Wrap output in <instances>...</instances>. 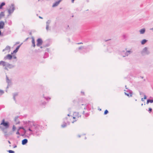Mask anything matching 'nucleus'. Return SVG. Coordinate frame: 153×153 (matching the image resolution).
<instances>
[{"instance_id": "1", "label": "nucleus", "mask_w": 153, "mask_h": 153, "mask_svg": "<svg viewBox=\"0 0 153 153\" xmlns=\"http://www.w3.org/2000/svg\"><path fill=\"white\" fill-rule=\"evenodd\" d=\"M32 123L33 126L28 128V130L30 131L28 134L30 135L32 134L37 136L40 135L41 133V127L38 124H34L33 123Z\"/></svg>"}, {"instance_id": "2", "label": "nucleus", "mask_w": 153, "mask_h": 153, "mask_svg": "<svg viewBox=\"0 0 153 153\" xmlns=\"http://www.w3.org/2000/svg\"><path fill=\"white\" fill-rule=\"evenodd\" d=\"M9 127V124L8 122H5L4 119H3L0 124V128L4 134L7 133L6 129Z\"/></svg>"}, {"instance_id": "3", "label": "nucleus", "mask_w": 153, "mask_h": 153, "mask_svg": "<svg viewBox=\"0 0 153 153\" xmlns=\"http://www.w3.org/2000/svg\"><path fill=\"white\" fill-rule=\"evenodd\" d=\"M15 10V6L14 4H12L9 6V8L8 10V12L9 14H10L13 13Z\"/></svg>"}, {"instance_id": "4", "label": "nucleus", "mask_w": 153, "mask_h": 153, "mask_svg": "<svg viewBox=\"0 0 153 153\" xmlns=\"http://www.w3.org/2000/svg\"><path fill=\"white\" fill-rule=\"evenodd\" d=\"M126 92H125V94L129 97H131L132 96V92L131 91L128 90L127 91H125Z\"/></svg>"}, {"instance_id": "5", "label": "nucleus", "mask_w": 153, "mask_h": 153, "mask_svg": "<svg viewBox=\"0 0 153 153\" xmlns=\"http://www.w3.org/2000/svg\"><path fill=\"white\" fill-rule=\"evenodd\" d=\"M20 128L22 129L24 131L23 132L24 134L22 135V136H24L25 134H27L29 135L28 134H29L30 131L28 130V129L26 130L23 127Z\"/></svg>"}, {"instance_id": "6", "label": "nucleus", "mask_w": 153, "mask_h": 153, "mask_svg": "<svg viewBox=\"0 0 153 153\" xmlns=\"http://www.w3.org/2000/svg\"><path fill=\"white\" fill-rule=\"evenodd\" d=\"M42 43V41L40 38L38 39L37 40V43L36 45L38 46H39L41 45Z\"/></svg>"}, {"instance_id": "7", "label": "nucleus", "mask_w": 153, "mask_h": 153, "mask_svg": "<svg viewBox=\"0 0 153 153\" xmlns=\"http://www.w3.org/2000/svg\"><path fill=\"white\" fill-rule=\"evenodd\" d=\"M12 57L13 56L9 54L4 57V59L5 60L7 59L11 60L12 58Z\"/></svg>"}, {"instance_id": "8", "label": "nucleus", "mask_w": 153, "mask_h": 153, "mask_svg": "<svg viewBox=\"0 0 153 153\" xmlns=\"http://www.w3.org/2000/svg\"><path fill=\"white\" fill-rule=\"evenodd\" d=\"M6 79L7 82L8 84L7 88H9V85L11 84V81L9 79L8 77L7 76H6Z\"/></svg>"}, {"instance_id": "9", "label": "nucleus", "mask_w": 153, "mask_h": 153, "mask_svg": "<svg viewBox=\"0 0 153 153\" xmlns=\"http://www.w3.org/2000/svg\"><path fill=\"white\" fill-rule=\"evenodd\" d=\"M142 53H146L148 54L149 53V51L147 50V48L146 47H145L143 49L142 52Z\"/></svg>"}, {"instance_id": "10", "label": "nucleus", "mask_w": 153, "mask_h": 153, "mask_svg": "<svg viewBox=\"0 0 153 153\" xmlns=\"http://www.w3.org/2000/svg\"><path fill=\"white\" fill-rule=\"evenodd\" d=\"M73 115L74 116L79 118L81 116V114H80L78 112H74L73 114Z\"/></svg>"}, {"instance_id": "11", "label": "nucleus", "mask_w": 153, "mask_h": 153, "mask_svg": "<svg viewBox=\"0 0 153 153\" xmlns=\"http://www.w3.org/2000/svg\"><path fill=\"white\" fill-rule=\"evenodd\" d=\"M51 22V21L50 20H48L46 22V29L47 30H48L49 25Z\"/></svg>"}, {"instance_id": "12", "label": "nucleus", "mask_w": 153, "mask_h": 153, "mask_svg": "<svg viewBox=\"0 0 153 153\" xmlns=\"http://www.w3.org/2000/svg\"><path fill=\"white\" fill-rule=\"evenodd\" d=\"M61 1V0H59V1H56L55 2V3H54L53 4V7H55L56 6H57L58 5V4H59V3Z\"/></svg>"}, {"instance_id": "13", "label": "nucleus", "mask_w": 153, "mask_h": 153, "mask_svg": "<svg viewBox=\"0 0 153 153\" xmlns=\"http://www.w3.org/2000/svg\"><path fill=\"white\" fill-rule=\"evenodd\" d=\"M4 22L2 21H1L0 22V29H3L4 26Z\"/></svg>"}, {"instance_id": "14", "label": "nucleus", "mask_w": 153, "mask_h": 153, "mask_svg": "<svg viewBox=\"0 0 153 153\" xmlns=\"http://www.w3.org/2000/svg\"><path fill=\"white\" fill-rule=\"evenodd\" d=\"M66 118L64 119V121L63 122L62 124L61 125V126L62 128H64L66 126L67 123H66V121H65V120H66Z\"/></svg>"}, {"instance_id": "15", "label": "nucleus", "mask_w": 153, "mask_h": 153, "mask_svg": "<svg viewBox=\"0 0 153 153\" xmlns=\"http://www.w3.org/2000/svg\"><path fill=\"white\" fill-rule=\"evenodd\" d=\"M20 46H21V45H20L18 46L16 48V49L13 51V53H11V54H12L13 53H16L18 51Z\"/></svg>"}, {"instance_id": "16", "label": "nucleus", "mask_w": 153, "mask_h": 153, "mask_svg": "<svg viewBox=\"0 0 153 153\" xmlns=\"http://www.w3.org/2000/svg\"><path fill=\"white\" fill-rule=\"evenodd\" d=\"M131 53V51H127L126 52L125 55H124L123 53H122V54L123 57L126 56H128L129 54H130Z\"/></svg>"}, {"instance_id": "17", "label": "nucleus", "mask_w": 153, "mask_h": 153, "mask_svg": "<svg viewBox=\"0 0 153 153\" xmlns=\"http://www.w3.org/2000/svg\"><path fill=\"white\" fill-rule=\"evenodd\" d=\"M27 140L26 139H24L22 141V144L23 145H25L27 143Z\"/></svg>"}, {"instance_id": "18", "label": "nucleus", "mask_w": 153, "mask_h": 153, "mask_svg": "<svg viewBox=\"0 0 153 153\" xmlns=\"http://www.w3.org/2000/svg\"><path fill=\"white\" fill-rule=\"evenodd\" d=\"M32 46L34 47L35 46V42L34 39L33 37H32Z\"/></svg>"}, {"instance_id": "19", "label": "nucleus", "mask_w": 153, "mask_h": 153, "mask_svg": "<svg viewBox=\"0 0 153 153\" xmlns=\"http://www.w3.org/2000/svg\"><path fill=\"white\" fill-rule=\"evenodd\" d=\"M0 65H2L3 66L6 65V63L5 62L1 61H0Z\"/></svg>"}, {"instance_id": "20", "label": "nucleus", "mask_w": 153, "mask_h": 153, "mask_svg": "<svg viewBox=\"0 0 153 153\" xmlns=\"http://www.w3.org/2000/svg\"><path fill=\"white\" fill-rule=\"evenodd\" d=\"M10 48L9 46H7L3 50V51H4L5 50H8L10 51Z\"/></svg>"}, {"instance_id": "21", "label": "nucleus", "mask_w": 153, "mask_h": 153, "mask_svg": "<svg viewBox=\"0 0 153 153\" xmlns=\"http://www.w3.org/2000/svg\"><path fill=\"white\" fill-rule=\"evenodd\" d=\"M145 31V29L144 28L141 29L140 30V34H142L144 33Z\"/></svg>"}, {"instance_id": "22", "label": "nucleus", "mask_w": 153, "mask_h": 153, "mask_svg": "<svg viewBox=\"0 0 153 153\" xmlns=\"http://www.w3.org/2000/svg\"><path fill=\"white\" fill-rule=\"evenodd\" d=\"M149 102H150L152 103L153 102V100H147L146 103L147 104H148Z\"/></svg>"}, {"instance_id": "23", "label": "nucleus", "mask_w": 153, "mask_h": 153, "mask_svg": "<svg viewBox=\"0 0 153 153\" xmlns=\"http://www.w3.org/2000/svg\"><path fill=\"white\" fill-rule=\"evenodd\" d=\"M5 3L4 2H2L1 4H0V9H1L2 6L5 5Z\"/></svg>"}, {"instance_id": "24", "label": "nucleus", "mask_w": 153, "mask_h": 153, "mask_svg": "<svg viewBox=\"0 0 153 153\" xmlns=\"http://www.w3.org/2000/svg\"><path fill=\"white\" fill-rule=\"evenodd\" d=\"M4 12H1L0 13V19L4 16Z\"/></svg>"}, {"instance_id": "25", "label": "nucleus", "mask_w": 153, "mask_h": 153, "mask_svg": "<svg viewBox=\"0 0 153 153\" xmlns=\"http://www.w3.org/2000/svg\"><path fill=\"white\" fill-rule=\"evenodd\" d=\"M147 41V40L146 39H144L142 40L141 42V44L142 45H143Z\"/></svg>"}, {"instance_id": "26", "label": "nucleus", "mask_w": 153, "mask_h": 153, "mask_svg": "<svg viewBox=\"0 0 153 153\" xmlns=\"http://www.w3.org/2000/svg\"><path fill=\"white\" fill-rule=\"evenodd\" d=\"M48 53L46 52L45 53V55L43 57L44 58H46L47 57H48Z\"/></svg>"}, {"instance_id": "27", "label": "nucleus", "mask_w": 153, "mask_h": 153, "mask_svg": "<svg viewBox=\"0 0 153 153\" xmlns=\"http://www.w3.org/2000/svg\"><path fill=\"white\" fill-rule=\"evenodd\" d=\"M18 95V93H16L14 94L13 95V98L14 100L16 101L15 97Z\"/></svg>"}, {"instance_id": "28", "label": "nucleus", "mask_w": 153, "mask_h": 153, "mask_svg": "<svg viewBox=\"0 0 153 153\" xmlns=\"http://www.w3.org/2000/svg\"><path fill=\"white\" fill-rule=\"evenodd\" d=\"M12 24V21L11 20H8V24L9 25H11Z\"/></svg>"}, {"instance_id": "29", "label": "nucleus", "mask_w": 153, "mask_h": 153, "mask_svg": "<svg viewBox=\"0 0 153 153\" xmlns=\"http://www.w3.org/2000/svg\"><path fill=\"white\" fill-rule=\"evenodd\" d=\"M44 98L47 100H49L51 99V98L49 97H44Z\"/></svg>"}, {"instance_id": "30", "label": "nucleus", "mask_w": 153, "mask_h": 153, "mask_svg": "<svg viewBox=\"0 0 153 153\" xmlns=\"http://www.w3.org/2000/svg\"><path fill=\"white\" fill-rule=\"evenodd\" d=\"M16 129V127L15 126L13 125V126L12 130L13 131H15Z\"/></svg>"}, {"instance_id": "31", "label": "nucleus", "mask_w": 153, "mask_h": 153, "mask_svg": "<svg viewBox=\"0 0 153 153\" xmlns=\"http://www.w3.org/2000/svg\"><path fill=\"white\" fill-rule=\"evenodd\" d=\"M108 111L107 110H106L104 111V114L105 115L106 114L108 113Z\"/></svg>"}, {"instance_id": "32", "label": "nucleus", "mask_w": 153, "mask_h": 153, "mask_svg": "<svg viewBox=\"0 0 153 153\" xmlns=\"http://www.w3.org/2000/svg\"><path fill=\"white\" fill-rule=\"evenodd\" d=\"M4 91H3L0 90V94L2 95L4 93Z\"/></svg>"}, {"instance_id": "33", "label": "nucleus", "mask_w": 153, "mask_h": 153, "mask_svg": "<svg viewBox=\"0 0 153 153\" xmlns=\"http://www.w3.org/2000/svg\"><path fill=\"white\" fill-rule=\"evenodd\" d=\"M8 152L9 153H14V152L11 150H9Z\"/></svg>"}, {"instance_id": "34", "label": "nucleus", "mask_w": 153, "mask_h": 153, "mask_svg": "<svg viewBox=\"0 0 153 153\" xmlns=\"http://www.w3.org/2000/svg\"><path fill=\"white\" fill-rule=\"evenodd\" d=\"M152 108H149V110L148 111H149V113H150V112H151V111H152Z\"/></svg>"}, {"instance_id": "35", "label": "nucleus", "mask_w": 153, "mask_h": 153, "mask_svg": "<svg viewBox=\"0 0 153 153\" xmlns=\"http://www.w3.org/2000/svg\"><path fill=\"white\" fill-rule=\"evenodd\" d=\"M16 147H17L16 145L15 144H14L13 145V147L14 148H16Z\"/></svg>"}, {"instance_id": "36", "label": "nucleus", "mask_w": 153, "mask_h": 153, "mask_svg": "<svg viewBox=\"0 0 153 153\" xmlns=\"http://www.w3.org/2000/svg\"><path fill=\"white\" fill-rule=\"evenodd\" d=\"M16 134H18V135H19L20 134V133L19 132V130H18V131L16 132Z\"/></svg>"}, {"instance_id": "37", "label": "nucleus", "mask_w": 153, "mask_h": 153, "mask_svg": "<svg viewBox=\"0 0 153 153\" xmlns=\"http://www.w3.org/2000/svg\"><path fill=\"white\" fill-rule=\"evenodd\" d=\"M11 65L9 63H8L7 64V66L8 67H9Z\"/></svg>"}, {"instance_id": "38", "label": "nucleus", "mask_w": 153, "mask_h": 153, "mask_svg": "<svg viewBox=\"0 0 153 153\" xmlns=\"http://www.w3.org/2000/svg\"><path fill=\"white\" fill-rule=\"evenodd\" d=\"M13 58L14 59H16V56H13Z\"/></svg>"}, {"instance_id": "39", "label": "nucleus", "mask_w": 153, "mask_h": 153, "mask_svg": "<svg viewBox=\"0 0 153 153\" xmlns=\"http://www.w3.org/2000/svg\"><path fill=\"white\" fill-rule=\"evenodd\" d=\"M146 95H144V99H146Z\"/></svg>"}, {"instance_id": "40", "label": "nucleus", "mask_w": 153, "mask_h": 153, "mask_svg": "<svg viewBox=\"0 0 153 153\" xmlns=\"http://www.w3.org/2000/svg\"><path fill=\"white\" fill-rule=\"evenodd\" d=\"M81 93L82 94V95H84V93L83 92L81 91Z\"/></svg>"}, {"instance_id": "41", "label": "nucleus", "mask_w": 153, "mask_h": 153, "mask_svg": "<svg viewBox=\"0 0 153 153\" xmlns=\"http://www.w3.org/2000/svg\"><path fill=\"white\" fill-rule=\"evenodd\" d=\"M83 44V43L82 42H80V43H77V44H78V45L81 44Z\"/></svg>"}, {"instance_id": "42", "label": "nucleus", "mask_w": 153, "mask_h": 153, "mask_svg": "<svg viewBox=\"0 0 153 153\" xmlns=\"http://www.w3.org/2000/svg\"><path fill=\"white\" fill-rule=\"evenodd\" d=\"M46 103V102H43V103H42V104L43 105H45V104Z\"/></svg>"}, {"instance_id": "43", "label": "nucleus", "mask_w": 153, "mask_h": 153, "mask_svg": "<svg viewBox=\"0 0 153 153\" xmlns=\"http://www.w3.org/2000/svg\"><path fill=\"white\" fill-rule=\"evenodd\" d=\"M89 114L88 113H86V116H89Z\"/></svg>"}, {"instance_id": "44", "label": "nucleus", "mask_w": 153, "mask_h": 153, "mask_svg": "<svg viewBox=\"0 0 153 153\" xmlns=\"http://www.w3.org/2000/svg\"><path fill=\"white\" fill-rule=\"evenodd\" d=\"M74 0H72V1H71L73 3L74 2Z\"/></svg>"}, {"instance_id": "45", "label": "nucleus", "mask_w": 153, "mask_h": 153, "mask_svg": "<svg viewBox=\"0 0 153 153\" xmlns=\"http://www.w3.org/2000/svg\"><path fill=\"white\" fill-rule=\"evenodd\" d=\"M141 100H142V101H144V99H143V98H142V99H141Z\"/></svg>"}, {"instance_id": "46", "label": "nucleus", "mask_w": 153, "mask_h": 153, "mask_svg": "<svg viewBox=\"0 0 153 153\" xmlns=\"http://www.w3.org/2000/svg\"><path fill=\"white\" fill-rule=\"evenodd\" d=\"M39 18H40V19H42V17H41L40 16H39Z\"/></svg>"}, {"instance_id": "47", "label": "nucleus", "mask_w": 153, "mask_h": 153, "mask_svg": "<svg viewBox=\"0 0 153 153\" xmlns=\"http://www.w3.org/2000/svg\"><path fill=\"white\" fill-rule=\"evenodd\" d=\"M76 117H75L74 116V117H73V119H75L76 118Z\"/></svg>"}, {"instance_id": "48", "label": "nucleus", "mask_w": 153, "mask_h": 153, "mask_svg": "<svg viewBox=\"0 0 153 153\" xmlns=\"http://www.w3.org/2000/svg\"><path fill=\"white\" fill-rule=\"evenodd\" d=\"M8 142L9 144H11V143L9 141H8Z\"/></svg>"}, {"instance_id": "49", "label": "nucleus", "mask_w": 153, "mask_h": 153, "mask_svg": "<svg viewBox=\"0 0 153 153\" xmlns=\"http://www.w3.org/2000/svg\"><path fill=\"white\" fill-rule=\"evenodd\" d=\"M150 30H153V27L152 28H151L150 29Z\"/></svg>"}, {"instance_id": "50", "label": "nucleus", "mask_w": 153, "mask_h": 153, "mask_svg": "<svg viewBox=\"0 0 153 153\" xmlns=\"http://www.w3.org/2000/svg\"><path fill=\"white\" fill-rule=\"evenodd\" d=\"M67 123H68V125H69V122H67Z\"/></svg>"}, {"instance_id": "51", "label": "nucleus", "mask_w": 153, "mask_h": 153, "mask_svg": "<svg viewBox=\"0 0 153 153\" xmlns=\"http://www.w3.org/2000/svg\"><path fill=\"white\" fill-rule=\"evenodd\" d=\"M142 92H140V95H141V94H142Z\"/></svg>"}, {"instance_id": "52", "label": "nucleus", "mask_w": 153, "mask_h": 153, "mask_svg": "<svg viewBox=\"0 0 153 153\" xmlns=\"http://www.w3.org/2000/svg\"><path fill=\"white\" fill-rule=\"evenodd\" d=\"M81 48V47H79V49H80Z\"/></svg>"}, {"instance_id": "53", "label": "nucleus", "mask_w": 153, "mask_h": 153, "mask_svg": "<svg viewBox=\"0 0 153 153\" xmlns=\"http://www.w3.org/2000/svg\"><path fill=\"white\" fill-rule=\"evenodd\" d=\"M68 116H70V115L69 114H68Z\"/></svg>"}, {"instance_id": "54", "label": "nucleus", "mask_w": 153, "mask_h": 153, "mask_svg": "<svg viewBox=\"0 0 153 153\" xmlns=\"http://www.w3.org/2000/svg\"><path fill=\"white\" fill-rule=\"evenodd\" d=\"M78 136H79V137H80V135H79Z\"/></svg>"}, {"instance_id": "55", "label": "nucleus", "mask_w": 153, "mask_h": 153, "mask_svg": "<svg viewBox=\"0 0 153 153\" xmlns=\"http://www.w3.org/2000/svg\"><path fill=\"white\" fill-rule=\"evenodd\" d=\"M101 109H100V111H101Z\"/></svg>"}, {"instance_id": "56", "label": "nucleus", "mask_w": 153, "mask_h": 153, "mask_svg": "<svg viewBox=\"0 0 153 153\" xmlns=\"http://www.w3.org/2000/svg\"><path fill=\"white\" fill-rule=\"evenodd\" d=\"M143 104H141V106H143Z\"/></svg>"}, {"instance_id": "57", "label": "nucleus", "mask_w": 153, "mask_h": 153, "mask_svg": "<svg viewBox=\"0 0 153 153\" xmlns=\"http://www.w3.org/2000/svg\"><path fill=\"white\" fill-rule=\"evenodd\" d=\"M86 139V137H85V139Z\"/></svg>"}, {"instance_id": "58", "label": "nucleus", "mask_w": 153, "mask_h": 153, "mask_svg": "<svg viewBox=\"0 0 153 153\" xmlns=\"http://www.w3.org/2000/svg\"><path fill=\"white\" fill-rule=\"evenodd\" d=\"M72 123H74V122H72Z\"/></svg>"}, {"instance_id": "59", "label": "nucleus", "mask_w": 153, "mask_h": 153, "mask_svg": "<svg viewBox=\"0 0 153 153\" xmlns=\"http://www.w3.org/2000/svg\"><path fill=\"white\" fill-rule=\"evenodd\" d=\"M5 69H7V68H5Z\"/></svg>"}, {"instance_id": "60", "label": "nucleus", "mask_w": 153, "mask_h": 153, "mask_svg": "<svg viewBox=\"0 0 153 153\" xmlns=\"http://www.w3.org/2000/svg\"><path fill=\"white\" fill-rule=\"evenodd\" d=\"M17 137H18H18H19V136H18Z\"/></svg>"}, {"instance_id": "61", "label": "nucleus", "mask_w": 153, "mask_h": 153, "mask_svg": "<svg viewBox=\"0 0 153 153\" xmlns=\"http://www.w3.org/2000/svg\"><path fill=\"white\" fill-rule=\"evenodd\" d=\"M61 0V1H62V0Z\"/></svg>"}, {"instance_id": "62", "label": "nucleus", "mask_w": 153, "mask_h": 153, "mask_svg": "<svg viewBox=\"0 0 153 153\" xmlns=\"http://www.w3.org/2000/svg\"><path fill=\"white\" fill-rule=\"evenodd\" d=\"M39 1V0H38Z\"/></svg>"}]
</instances>
